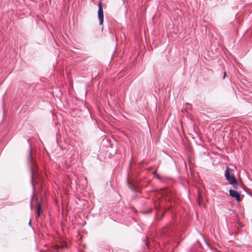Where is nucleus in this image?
<instances>
[{"label":"nucleus","mask_w":252,"mask_h":252,"mask_svg":"<svg viewBox=\"0 0 252 252\" xmlns=\"http://www.w3.org/2000/svg\"><path fill=\"white\" fill-rule=\"evenodd\" d=\"M133 174H128L127 177V182L129 188L132 189L134 190L136 188L138 187L139 186L137 185V183L138 182V180L135 176L134 177L132 176Z\"/></svg>","instance_id":"1"},{"label":"nucleus","mask_w":252,"mask_h":252,"mask_svg":"<svg viewBox=\"0 0 252 252\" xmlns=\"http://www.w3.org/2000/svg\"><path fill=\"white\" fill-rule=\"evenodd\" d=\"M226 180L229 182L234 188H236L237 185V182L234 174H224Z\"/></svg>","instance_id":"2"},{"label":"nucleus","mask_w":252,"mask_h":252,"mask_svg":"<svg viewBox=\"0 0 252 252\" xmlns=\"http://www.w3.org/2000/svg\"><path fill=\"white\" fill-rule=\"evenodd\" d=\"M103 11L102 6L101 2L100 1L98 3V18L99 21V24L102 25L103 22Z\"/></svg>","instance_id":"3"},{"label":"nucleus","mask_w":252,"mask_h":252,"mask_svg":"<svg viewBox=\"0 0 252 252\" xmlns=\"http://www.w3.org/2000/svg\"><path fill=\"white\" fill-rule=\"evenodd\" d=\"M163 197L168 198L169 199L172 197L173 193L170 189H163L159 192Z\"/></svg>","instance_id":"4"},{"label":"nucleus","mask_w":252,"mask_h":252,"mask_svg":"<svg viewBox=\"0 0 252 252\" xmlns=\"http://www.w3.org/2000/svg\"><path fill=\"white\" fill-rule=\"evenodd\" d=\"M29 163L30 165V168L31 170V173L33 174L34 172H36V167H35V161L33 160V158L31 156V153H30V155L28 159Z\"/></svg>","instance_id":"5"},{"label":"nucleus","mask_w":252,"mask_h":252,"mask_svg":"<svg viewBox=\"0 0 252 252\" xmlns=\"http://www.w3.org/2000/svg\"><path fill=\"white\" fill-rule=\"evenodd\" d=\"M230 195L233 198H235L237 201H240L241 200L240 194L234 190L230 189L229 191Z\"/></svg>","instance_id":"6"},{"label":"nucleus","mask_w":252,"mask_h":252,"mask_svg":"<svg viewBox=\"0 0 252 252\" xmlns=\"http://www.w3.org/2000/svg\"><path fill=\"white\" fill-rule=\"evenodd\" d=\"M41 204L39 201H37V202H36V213H37L35 216L36 218L40 217V213H41Z\"/></svg>","instance_id":"7"},{"label":"nucleus","mask_w":252,"mask_h":252,"mask_svg":"<svg viewBox=\"0 0 252 252\" xmlns=\"http://www.w3.org/2000/svg\"><path fill=\"white\" fill-rule=\"evenodd\" d=\"M38 174H32V176H31V180H32V184H33V183L34 182V179L35 178V177H36V176Z\"/></svg>","instance_id":"8"},{"label":"nucleus","mask_w":252,"mask_h":252,"mask_svg":"<svg viewBox=\"0 0 252 252\" xmlns=\"http://www.w3.org/2000/svg\"><path fill=\"white\" fill-rule=\"evenodd\" d=\"M155 178L160 180H161V177L160 176V174H155Z\"/></svg>","instance_id":"9"},{"label":"nucleus","mask_w":252,"mask_h":252,"mask_svg":"<svg viewBox=\"0 0 252 252\" xmlns=\"http://www.w3.org/2000/svg\"><path fill=\"white\" fill-rule=\"evenodd\" d=\"M231 171V170L230 168L227 167L226 169V170L225 171V173H230V172Z\"/></svg>","instance_id":"10"},{"label":"nucleus","mask_w":252,"mask_h":252,"mask_svg":"<svg viewBox=\"0 0 252 252\" xmlns=\"http://www.w3.org/2000/svg\"><path fill=\"white\" fill-rule=\"evenodd\" d=\"M225 76H226V72H224L223 79H224V78H225Z\"/></svg>","instance_id":"11"},{"label":"nucleus","mask_w":252,"mask_h":252,"mask_svg":"<svg viewBox=\"0 0 252 252\" xmlns=\"http://www.w3.org/2000/svg\"><path fill=\"white\" fill-rule=\"evenodd\" d=\"M29 225H30V226H32V222H31V220H30L29 223Z\"/></svg>","instance_id":"12"},{"label":"nucleus","mask_w":252,"mask_h":252,"mask_svg":"<svg viewBox=\"0 0 252 252\" xmlns=\"http://www.w3.org/2000/svg\"><path fill=\"white\" fill-rule=\"evenodd\" d=\"M152 173L154 174V173H156V171H154L152 172Z\"/></svg>","instance_id":"13"},{"label":"nucleus","mask_w":252,"mask_h":252,"mask_svg":"<svg viewBox=\"0 0 252 252\" xmlns=\"http://www.w3.org/2000/svg\"><path fill=\"white\" fill-rule=\"evenodd\" d=\"M191 175L192 177H193V176H194L195 174H191Z\"/></svg>","instance_id":"14"},{"label":"nucleus","mask_w":252,"mask_h":252,"mask_svg":"<svg viewBox=\"0 0 252 252\" xmlns=\"http://www.w3.org/2000/svg\"><path fill=\"white\" fill-rule=\"evenodd\" d=\"M142 213H143V214L146 213V212H143Z\"/></svg>","instance_id":"15"}]
</instances>
